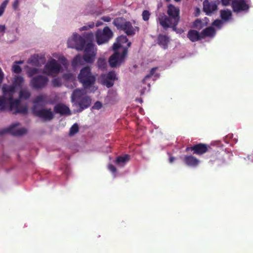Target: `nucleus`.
I'll use <instances>...</instances> for the list:
<instances>
[{
	"label": "nucleus",
	"mask_w": 253,
	"mask_h": 253,
	"mask_svg": "<svg viewBox=\"0 0 253 253\" xmlns=\"http://www.w3.org/2000/svg\"><path fill=\"white\" fill-rule=\"evenodd\" d=\"M167 14L162 13L160 14L157 20L165 30L169 28H172L173 31L176 32L177 26L180 19V9L172 4L168 5Z\"/></svg>",
	"instance_id": "f257e3e1"
},
{
	"label": "nucleus",
	"mask_w": 253,
	"mask_h": 253,
	"mask_svg": "<svg viewBox=\"0 0 253 253\" xmlns=\"http://www.w3.org/2000/svg\"><path fill=\"white\" fill-rule=\"evenodd\" d=\"M84 52L83 58L80 55H77L74 58L72 61L73 67H76L81 64L83 59L86 63H91L93 62L96 53L94 50V45L92 42H89L85 45Z\"/></svg>",
	"instance_id": "f03ea898"
},
{
	"label": "nucleus",
	"mask_w": 253,
	"mask_h": 253,
	"mask_svg": "<svg viewBox=\"0 0 253 253\" xmlns=\"http://www.w3.org/2000/svg\"><path fill=\"white\" fill-rule=\"evenodd\" d=\"M79 82L84 88H88L93 85L95 82V77L91 72V69L88 66L82 68L78 76Z\"/></svg>",
	"instance_id": "7ed1b4c3"
},
{
	"label": "nucleus",
	"mask_w": 253,
	"mask_h": 253,
	"mask_svg": "<svg viewBox=\"0 0 253 253\" xmlns=\"http://www.w3.org/2000/svg\"><path fill=\"white\" fill-rule=\"evenodd\" d=\"M127 55V47H123L121 53L115 52L109 58V63L112 68L120 66L125 61Z\"/></svg>",
	"instance_id": "20e7f679"
},
{
	"label": "nucleus",
	"mask_w": 253,
	"mask_h": 253,
	"mask_svg": "<svg viewBox=\"0 0 253 253\" xmlns=\"http://www.w3.org/2000/svg\"><path fill=\"white\" fill-rule=\"evenodd\" d=\"M113 35V32L107 26L105 27L103 30L98 29L95 35L97 44L100 45L107 42L112 38Z\"/></svg>",
	"instance_id": "39448f33"
},
{
	"label": "nucleus",
	"mask_w": 253,
	"mask_h": 253,
	"mask_svg": "<svg viewBox=\"0 0 253 253\" xmlns=\"http://www.w3.org/2000/svg\"><path fill=\"white\" fill-rule=\"evenodd\" d=\"M32 111L36 116L45 121H49L54 118V114L50 108H43L39 109L37 105H33Z\"/></svg>",
	"instance_id": "423d86ee"
},
{
	"label": "nucleus",
	"mask_w": 253,
	"mask_h": 253,
	"mask_svg": "<svg viewBox=\"0 0 253 253\" xmlns=\"http://www.w3.org/2000/svg\"><path fill=\"white\" fill-rule=\"evenodd\" d=\"M61 69V65L55 59H52L45 64L43 73L49 76H55L59 73Z\"/></svg>",
	"instance_id": "0eeeda50"
},
{
	"label": "nucleus",
	"mask_w": 253,
	"mask_h": 253,
	"mask_svg": "<svg viewBox=\"0 0 253 253\" xmlns=\"http://www.w3.org/2000/svg\"><path fill=\"white\" fill-rule=\"evenodd\" d=\"M122 18H117L114 21V25L120 29L123 30L127 36L133 35L135 34V30L131 23L128 22H122Z\"/></svg>",
	"instance_id": "6e6552de"
},
{
	"label": "nucleus",
	"mask_w": 253,
	"mask_h": 253,
	"mask_svg": "<svg viewBox=\"0 0 253 253\" xmlns=\"http://www.w3.org/2000/svg\"><path fill=\"white\" fill-rule=\"evenodd\" d=\"M48 79L47 77L42 75H38L33 77L31 81V86L35 89H42L47 84Z\"/></svg>",
	"instance_id": "1a4fd4ad"
},
{
	"label": "nucleus",
	"mask_w": 253,
	"mask_h": 253,
	"mask_svg": "<svg viewBox=\"0 0 253 253\" xmlns=\"http://www.w3.org/2000/svg\"><path fill=\"white\" fill-rule=\"evenodd\" d=\"M20 125L19 123H16L11 125L9 127L4 128L0 132L1 134L9 133L13 136H21L25 134L27 129L25 128H17Z\"/></svg>",
	"instance_id": "9d476101"
},
{
	"label": "nucleus",
	"mask_w": 253,
	"mask_h": 253,
	"mask_svg": "<svg viewBox=\"0 0 253 253\" xmlns=\"http://www.w3.org/2000/svg\"><path fill=\"white\" fill-rule=\"evenodd\" d=\"M210 147L204 143H198L192 146L187 147L186 152L192 151L193 154L202 155L206 153Z\"/></svg>",
	"instance_id": "9b49d317"
},
{
	"label": "nucleus",
	"mask_w": 253,
	"mask_h": 253,
	"mask_svg": "<svg viewBox=\"0 0 253 253\" xmlns=\"http://www.w3.org/2000/svg\"><path fill=\"white\" fill-rule=\"evenodd\" d=\"M231 6L233 11L237 13L248 11L250 7L245 0H232Z\"/></svg>",
	"instance_id": "f8f14e48"
},
{
	"label": "nucleus",
	"mask_w": 253,
	"mask_h": 253,
	"mask_svg": "<svg viewBox=\"0 0 253 253\" xmlns=\"http://www.w3.org/2000/svg\"><path fill=\"white\" fill-rule=\"evenodd\" d=\"M102 83L107 87H112L114 84V81L117 80L116 74L114 71H110L106 75L102 76Z\"/></svg>",
	"instance_id": "ddd939ff"
},
{
	"label": "nucleus",
	"mask_w": 253,
	"mask_h": 253,
	"mask_svg": "<svg viewBox=\"0 0 253 253\" xmlns=\"http://www.w3.org/2000/svg\"><path fill=\"white\" fill-rule=\"evenodd\" d=\"M217 5L215 1L205 0L203 2V10L207 15L211 14L214 11L217 10Z\"/></svg>",
	"instance_id": "4468645a"
},
{
	"label": "nucleus",
	"mask_w": 253,
	"mask_h": 253,
	"mask_svg": "<svg viewBox=\"0 0 253 253\" xmlns=\"http://www.w3.org/2000/svg\"><path fill=\"white\" fill-rule=\"evenodd\" d=\"M91 100L89 97L84 96V97L75 102L74 104L75 105L79 107L78 112H81L84 109L89 107L91 104Z\"/></svg>",
	"instance_id": "2eb2a0df"
},
{
	"label": "nucleus",
	"mask_w": 253,
	"mask_h": 253,
	"mask_svg": "<svg viewBox=\"0 0 253 253\" xmlns=\"http://www.w3.org/2000/svg\"><path fill=\"white\" fill-rule=\"evenodd\" d=\"M54 112L61 116L70 115L71 111L69 108L63 103H58L54 107Z\"/></svg>",
	"instance_id": "dca6fc26"
},
{
	"label": "nucleus",
	"mask_w": 253,
	"mask_h": 253,
	"mask_svg": "<svg viewBox=\"0 0 253 253\" xmlns=\"http://www.w3.org/2000/svg\"><path fill=\"white\" fill-rule=\"evenodd\" d=\"M3 95L11 100L13 98V95L15 92V87L13 85H3L2 87Z\"/></svg>",
	"instance_id": "f3484780"
},
{
	"label": "nucleus",
	"mask_w": 253,
	"mask_h": 253,
	"mask_svg": "<svg viewBox=\"0 0 253 253\" xmlns=\"http://www.w3.org/2000/svg\"><path fill=\"white\" fill-rule=\"evenodd\" d=\"M183 161L185 165L190 167H196L200 163V161L192 155H185Z\"/></svg>",
	"instance_id": "a211bd4d"
},
{
	"label": "nucleus",
	"mask_w": 253,
	"mask_h": 253,
	"mask_svg": "<svg viewBox=\"0 0 253 253\" xmlns=\"http://www.w3.org/2000/svg\"><path fill=\"white\" fill-rule=\"evenodd\" d=\"M34 105H41L42 106H44L48 103V97L46 94H41L37 96L33 100Z\"/></svg>",
	"instance_id": "6ab92c4d"
},
{
	"label": "nucleus",
	"mask_w": 253,
	"mask_h": 253,
	"mask_svg": "<svg viewBox=\"0 0 253 253\" xmlns=\"http://www.w3.org/2000/svg\"><path fill=\"white\" fill-rule=\"evenodd\" d=\"M158 44L166 49L168 47V43L169 42V38L167 35L162 34L159 35L157 39Z\"/></svg>",
	"instance_id": "aec40b11"
},
{
	"label": "nucleus",
	"mask_w": 253,
	"mask_h": 253,
	"mask_svg": "<svg viewBox=\"0 0 253 253\" xmlns=\"http://www.w3.org/2000/svg\"><path fill=\"white\" fill-rule=\"evenodd\" d=\"M84 92L83 89H80L79 88L75 89L71 95V101L73 103H75L78 100L84 97Z\"/></svg>",
	"instance_id": "412c9836"
},
{
	"label": "nucleus",
	"mask_w": 253,
	"mask_h": 253,
	"mask_svg": "<svg viewBox=\"0 0 253 253\" xmlns=\"http://www.w3.org/2000/svg\"><path fill=\"white\" fill-rule=\"evenodd\" d=\"M187 37L192 42H195L202 39L201 34L194 30H190L187 33Z\"/></svg>",
	"instance_id": "4be33fe9"
},
{
	"label": "nucleus",
	"mask_w": 253,
	"mask_h": 253,
	"mask_svg": "<svg viewBox=\"0 0 253 253\" xmlns=\"http://www.w3.org/2000/svg\"><path fill=\"white\" fill-rule=\"evenodd\" d=\"M202 38L205 37H213L216 34V31L215 29L211 26L207 27L204 29L201 33Z\"/></svg>",
	"instance_id": "5701e85b"
},
{
	"label": "nucleus",
	"mask_w": 253,
	"mask_h": 253,
	"mask_svg": "<svg viewBox=\"0 0 253 253\" xmlns=\"http://www.w3.org/2000/svg\"><path fill=\"white\" fill-rule=\"evenodd\" d=\"M225 160L223 159V156L220 153H215L214 154L211 156V158L210 160V162L211 164L214 163H217V165H219L221 164L224 163Z\"/></svg>",
	"instance_id": "b1692460"
},
{
	"label": "nucleus",
	"mask_w": 253,
	"mask_h": 253,
	"mask_svg": "<svg viewBox=\"0 0 253 253\" xmlns=\"http://www.w3.org/2000/svg\"><path fill=\"white\" fill-rule=\"evenodd\" d=\"M9 103L8 98L4 96H0V111H2L6 109Z\"/></svg>",
	"instance_id": "393cba45"
},
{
	"label": "nucleus",
	"mask_w": 253,
	"mask_h": 253,
	"mask_svg": "<svg viewBox=\"0 0 253 253\" xmlns=\"http://www.w3.org/2000/svg\"><path fill=\"white\" fill-rule=\"evenodd\" d=\"M9 104V110L12 111L13 109H15V110L20 105V101L19 99H14L13 98L11 100H8Z\"/></svg>",
	"instance_id": "a878e982"
},
{
	"label": "nucleus",
	"mask_w": 253,
	"mask_h": 253,
	"mask_svg": "<svg viewBox=\"0 0 253 253\" xmlns=\"http://www.w3.org/2000/svg\"><path fill=\"white\" fill-rule=\"evenodd\" d=\"M232 13L229 10H223L220 11V16L222 20L227 21L231 17Z\"/></svg>",
	"instance_id": "bb28decb"
},
{
	"label": "nucleus",
	"mask_w": 253,
	"mask_h": 253,
	"mask_svg": "<svg viewBox=\"0 0 253 253\" xmlns=\"http://www.w3.org/2000/svg\"><path fill=\"white\" fill-rule=\"evenodd\" d=\"M129 155H125L124 156H119L117 158L116 163L117 165L124 164L129 160Z\"/></svg>",
	"instance_id": "cd10ccee"
},
{
	"label": "nucleus",
	"mask_w": 253,
	"mask_h": 253,
	"mask_svg": "<svg viewBox=\"0 0 253 253\" xmlns=\"http://www.w3.org/2000/svg\"><path fill=\"white\" fill-rule=\"evenodd\" d=\"M117 41L121 43V44L122 45L124 43L127 42V47H129L130 46L131 43L130 42H128V39L125 36H121L117 38Z\"/></svg>",
	"instance_id": "c85d7f7f"
},
{
	"label": "nucleus",
	"mask_w": 253,
	"mask_h": 253,
	"mask_svg": "<svg viewBox=\"0 0 253 253\" xmlns=\"http://www.w3.org/2000/svg\"><path fill=\"white\" fill-rule=\"evenodd\" d=\"M97 65L99 69L104 70L106 67V60L103 58H99L97 62Z\"/></svg>",
	"instance_id": "c756f323"
},
{
	"label": "nucleus",
	"mask_w": 253,
	"mask_h": 253,
	"mask_svg": "<svg viewBox=\"0 0 253 253\" xmlns=\"http://www.w3.org/2000/svg\"><path fill=\"white\" fill-rule=\"evenodd\" d=\"M31 96V93L27 90H22L20 91L19 97L20 98L27 99Z\"/></svg>",
	"instance_id": "7c9ffc66"
},
{
	"label": "nucleus",
	"mask_w": 253,
	"mask_h": 253,
	"mask_svg": "<svg viewBox=\"0 0 253 253\" xmlns=\"http://www.w3.org/2000/svg\"><path fill=\"white\" fill-rule=\"evenodd\" d=\"M204 25L202 21L199 19H196L193 23V27L199 30L202 29Z\"/></svg>",
	"instance_id": "2f4dec72"
},
{
	"label": "nucleus",
	"mask_w": 253,
	"mask_h": 253,
	"mask_svg": "<svg viewBox=\"0 0 253 253\" xmlns=\"http://www.w3.org/2000/svg\"><path fill=\"white\" fill-rule=\"evenodd\" d=\"M157 69V67H154V68H152L149 73L143 79V80H142V82L143 83H145V82L149 79L155 73V71H156V70Z\"/></svg>",
	"instance_id": "473e14b6"
},
{
	"label": "nucleus",
	"mask_w": 253,
	"mask_h": 253,
	"mask_svg": "<svg viewBox=\"0 0 253 253\" xmlns=\"http://www.w3.org/2000/svg\"><path fill=\"white\" fill-rule=\"evenodd\" d=\"M79 131V126L77 124H74L70 129L69 135L72 136L77 133Z\"/></svg>",
	"instance_id": "72a5a7b5"
},
{
	"label": "nucleus",
	"mask_w": 253,
	"mask_h": 253,
	"mask_svg": "<svg viewBox=\"0 0 253 253\" xmlns=\"http://www.w3.org/2000/svg\"><path fill=\"white\" fill-rule=\"evenodd\" d=\"M27 108L26 106H20V105L18 106V107L17 108V109L15 110V112L14 113H21V114H27Z\"/></svg>",
	"instance_id": "f704fd0d"
},
{
	"label": "nucleus",
	"mask_w": 253,
	"mask_h": 253,
	"mask_svg": "<svg viewBox=\"0 0 253 253\" xmlns=\"http://www.w3.org/2000/svg\"><path fill=\"white\" fill-rule=\"evenodd\" d=\"M9 0H5L0 5V17L2 15Z\"/></svg>",
	"instance_id": "c9c22d12"
},
{
	"label": "nucleus",
	"mask_w": 253,
	"mask_h": 253,
	"mask_svg": "<svg viewBox=\"0 0 253 253\" xmlns=\"http://www.w3.org/2000/svg\"><path fill=\"white\" fill-rule=\"evenodd\" d=\"M24 81L23 78L21 76H17L14 80V83L15 85L20 86Z\"/></svg>",
	"instance_id": "e433bc0d"
},
{
	"label": "nucleus",
	"mask_w": 253,
	"mask_h": 253,
	"mask_svg": "<svg viewBox=\"0 0 253 253\" xmlns=\"http://www.w3.org/2000/svg\"><path fill=\"white\" fill-rule=\"evenodd\" d=\"M39 72V69L36 68H32L30 69L28 72V76L29 77H31L34 75L37 74Z\"/></svg>",
	"instance_id": "4c0bfd02"
},
{
	"label": "nucleus",
	"mask_w": 253,
	"mask_h": 253,
	"mask_svg": "<svg viewBox=\"0 0 253 253\" xmlns=\"http://www.w3.org/2000/svg\"><path fill=\"white\" fill-rule=\"evenodd\" d=\"M12 71L16 74H19L21 72L22 69L20 66L17 64H14L12 66Z\"/></svg>",
	"instance_id": "58836bf2"
},
{
	"label": "nucleus",
	"mask_w": 253,
	"mask_h": 253,
	"mask_svg": "<svg viewBox=\"0 0 253 253\" xmlns=\"http://www.w3.org/2000/svg\"><path fill=\"white\" fill-rule=\"evenodd\" d=\"M150 12L148 10H144L142 12V16L143 20L146 21L149 20L150 17Z\"/></svg>",
	"instance_id": "ea45409f"
},
{
	"label": "nucleus",
	"mask_w": 253,
	"mask_h": 253,
	"mask_svg": "<svg viewBox=\"0 0 253 253\" xmlns=\"http://www.w3.org/2000/svg\"><path fill=\"white\" fill-rule=\"evenodd\" d=\"M123 45L121 44V43L119 42L118 41L114 43L113 45V50L115 52H119L118 49L122 47Z\"/></svg>",
	"instance_id": "a19ab883"
},
{
	"label": "nucleus",
	"mask_w": 253,
	"mask_h": 253,
	"mask_svg": "<svg viewBox=\"0 0 253 253\" xmlns=\"http://www.w3.org/2000/svg\"><path fill=\"white\" fill-rule=\"evenodd\" d=\"M79 40L80 43V45L79 47H77L80 50H83L85 45V40L81 36L79 37Z\"/></svg>",
	"instance_id": "79ce46f5"
},
{
	"label": "nucleus",
	"mask_w": 253,
	"mask_h": 253,
	"mask_svg": "<svg viewBox=\"0 0 253 253\" xmlns=\"http://www.w3.org/2000/svg\"><path fill=\"white\" fill-rule=\"evenodd\" d=\"M222 24H223V23L221 20L216 19V20H215L213 22V23H212V25L220 29L222 25Z\"/></svg>",
	"instance_id": "37998d69"
},
{
	"label": "nucleus",
	"mask_w": 253,
	"mask_h": 253,
	"mask_svg": "<svg viewBox=\"0 0 253 253\" xmlns=\"http://www.w3.org/2000/svg\"><path fill=\"white\" fill-rule=\"evenodd\" d=\"M102 106V103L99 101H96L92 106V109L99 110Z\"/></svg>",
	"instance_id": "c03bdc74"
},
{
	"label": "nucleus",
	"mask_w": 253,
	"mask_h": 253,
	"mask_svg": "<svg viewBox=\"0 0 253 253\" xmlns=\"http://www.w3.org/2000/svg\"><path fill=\"white\" fill-rule=\"evenodd\" d=\"M19 0H15V1H14V2L12 4V7L14 10H16L18 8V7L19 6Z\"/></svg>",
	"instance_id": "a18cd8bd"
},
{
	"label": "nucleus",
	"mask_w": 253,
	"mask_h": 253,
	"mask_svg": "<svg viewBox=\"0 0 253 253\" xmlns=\"http://www.w3.org/2000/svg\"><path fill=\"white\" fill-rule=\"evenodd\" d=\"M108 169L112 173H115L117 171L115 167L112 165H110L108 167Z\"/></svg>",
	"instance_id": "49530a36"
},
{
	"label": "nucleus",
	"mask_w": 253,
	"mask_h": 253,
	"mask_svg": "<svg viewBox=\"0 0 253 253\" xmlns=\"http://www.w3.org/2000/svg\"><path fill=\"white\" fill-rule=\"evenodd\" d=\"M94 27V23H92L91 25L89 26V28H88L86 26H84L82 28V30H87L89 28H91Z\"/></svg>",
	"instance_id": "de8ad7c7"
},
{
	"label": "nucleus",
	"mask_w": 253,
	"mask_h": 253,
	"mask_svg": "<svg viewBox=\"0 0 253 253\" xmlns=\"http://www.w3.org/2000/svg\"><path fill=\"white\" fill-rule=\"evenodd\" d=\"M231 0H221V1L223 5H228L229 4Z\"/></svg>",
	"instance_id": "09e8293b"
},
{
	"label": "nucleus",
	"mask_w": 253,
	"mask_h": 253,
	"mask_svg": "<svg viewBox=\"0 0 253 253\" xmlns=\"http://www.w3.org/2000/svg\"><path fill=\"white\" fill-rule=\"evenodd\" d=\"M52 83L54 86H58L59 85V81L56 79H54L52 80Z\"/></svg>",
	"instance_id": "8fccbe9b"
},
{
	"label": "nucleus",
	"mask_w": 253,
	"mask_h": 253,
	"mask_svg": "<svg viewBox=\"0 0 253 253\" xmlns=\"http://www.w3.org/2000/svg\"><path fill=\"white\" fill-rule=\"evenodd\" d=\"M102 19L105 22H110L111 18L109 16H104L102 18Z\"/></svg>",
	"instance_id": "3c124183"
},
{
	"label": "nucleus",
	"mask_w": 253,
	"mask_h": 253,
	"mask_svg": "<svg viewBox=\"0 0 253 253\" xmlns=\"http://www.w3.org/2000/svg\"><path fill=\"white\" fill-rule=\"evenodd\" d=\"M5 30V27L4 25H0V32L4 33Z\"/></svg>",
	"instance_id": "603ef678"
},
{
	"label": "nucleus",
	"mask_w": 253,
	"mask_h": 253,
	"mask_svg": "<svg viewBox=\"0 0 253 253\" xmlns=\"http://www.w3.org/2000/svg\"><path fill=\"white\" fill-rule=\"evenodd\" d=\"M174 160H175V158L174 157H172V156L170 157L169 158V162L170 163H172V162H174Z\"/></svg>",
	"instance_id": "864d4df0"
},
{
	"label": "nucleus",
	"mask_w": 253,
	"mask_h": 253,
	"mask_svg": "<svg viewBox=\"0 0 253 253\" xmlns=\"http://www.w3.org/2000/svg\"><path fill=\"white\" fill-rule=\"evenodd\" d=\"M70 42H71V41L69 40L68 41V42H67L68 46L69 47L74 48V46L73 45H70Z\"/></svg>",
	"instance_id": "5fc2aeb1"
},
{
	"label": "nucleus",
	"mask_w": 253,
	"mask_h": 253,
	"mask_svg": "<svg viewBox=\"0 0 253 253\" xmlns=\"http://www.w3.org/2000/svg\"><path fill=\"white\" fill-rule=\"evenodd\" d=\"M15 63H16V64H22V63H23V61H15Z\"/></svg>",
	"instance_id": "6e6d98bb"
},
{
	"label": "nucleus",
	"mask_w": 253,
	"mask_h": 253,
	"mask_svg": "<svg viewBox=\"0 0 253 253\" xmlns=\"http://www.w3.org/2000/svg\"><path fill=\"white\" fill-rule=\"evenodd\" d=\"M145 92V89H143L141 90V95H142Z\"/></svg>",
	"instance_id": "4d7b16f0"
},
{
	"label": "nucleus",
	"mask_w": 253,
	"mask_h": 253,
	"mask_svg": "<svg viewBox=\"0 0 253 253\" xmlns=\"http://www.w3.org/2000/svg\"><path fill=\"white\" fill-rule=\"evenodd\" d=\"M30 63H35V62L33 61V59H31V60L30 61Z\"/></svg>",
	"instance_id": "13d9d810"
},
{
	"label": "nucleus",
	"mask_w": 253,
	"mask_h": 253,
	"mask_svg": "<svg viewBox=\"0 0 253 253\" xmlns=\"http://www.w3.org/2000/svg\"><path fill=\"white\" fill-rule=\"evenodd\" d=\"M96 26H99L100 25V24H99L98 23H97L96 24Z\"/></svg>",
	"instance_id": "bf43d9fd"
},
{
	"label": "nucleus",
	"mask_w": 253,
	"mask_h": 253,
	"mask_svg": "<svg viewBox=\"0 0 253 253\" xmlns=\"http://www.w3.org/2000/svg\"><path fill=\"white\" fill-rule=\"evenodd\" d=\"M32 58H34V59H35L36 58V55H34Z\"/></svg>",
	"instance_id": "052dcab7"
},
{
	"label": "nucleus",
	"mask_w": 253,
	"mask_h": 253,
	"mask_svg": "<svg viewBox=\"0 0 253 253\" xmlns=\"http://www.w3.org/2000/svg\"><path fill=\"white\" fill-rule=\"evenodd\" d=\"M176 2H179L181 0H174Z\"/></svg>",
	"instance_id": "680f3d73"
},
{
	"label": "nucleus",
	"mask_w": 253,
	"mask_h": 253,
	"mask_svg": "<svg viewBox=\"0 0 253 253\" xmlns=\"http://www.w3.org/2000/svg\"><path fill=\"white\" fill-rule=\"evenodd\" d=\"M197 10H198V11L200 12V10L199 8H197Z\"/></svg>",
	"instance_id": "e2e57ef3"
}]
</instances>
